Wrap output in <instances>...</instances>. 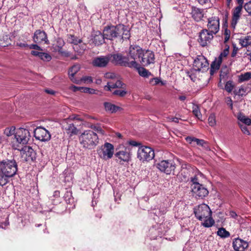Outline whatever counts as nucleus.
Wrapping results in <instances>:
<instances>
[{
  "mask_svg": "<svg viewBox=\"0 0 251 251\" xmlns=\"http://www.w3.org/2000/svg\"><path fill=\"white\" fill-rule=\"evenodd\" d=\"M77 80L80 81V83L79 84H80L82 82L84 83H92L93 82L92 77L90 76H83L80 79H77Z\"/></svg>",
  "mask_w": 251,
  "mask_h": 251,
  "instance_id": "49530a36",
  "label": "nucleus"
},
{
  "mask_svg": "<svg viewBox=\"0 0 251 251\" xmlns=\"http://www.w3.org/2000/svg\"><path fill=\"white\" fill-rule=\"evenodd\" d=\"M30 130H31L28 126H26L25 128L20 127L17 130L15 137L18 144L24 146L27 144L31 137Z\"/></svg>",
  "mask_w": 251,
  "mask_h": 251,
  "instance_id": "20e7f679",
  "label": "nucleus"
},
{
  "mask_svg": "<svg viewBox=\"0 0 251 251\" xmlns=\"http://www.w3.org/2000/svg\"><path fill=\"white\" fill-rule=\"evenodd\" d=\"M82 87H77L75 86H72L70 87V89L72 90L74 92H76L77 91L81 90L82 91Z\"/></svg>",
  "mask_w": 251,
  "mask_h": 251,
  "instance_id": "338daca9",
  "label": "nucleus"
},
{
  "mask_svg": "<svg viewBox=\"0 0 251 251\" xmlns=\"http://www.w3.org/2000/svg\"><path fill=\"white\" fill-rule=\"evenodd\" d=\"M71 196H72L71 193L67 192L66 193V194L64 196V198H65V200L67 203H70L73 201V199H72L71 198Z\"/></svg>",
  "mask_w": 251,
  "mask_h": 251,
  "instance_id": "864d4df0",
  "label": "nucleus"
},
{
  "mask_svg": "<svg viewBox=\"0 0 251 251\" xmlns=\"http://www.w3.org/2000/svg\"><path fill=\"white\" fill-rule=\"evenodd\" d=\"M239 44L242 47L246 48L248 51H251V36L247 35L240 38Z\"/></svg>",
  "mask_w": 251,
  "mask_h": 251,
  "instance_id": "b1692460",
  "label": "nucleus"
},
{
  "mask_svg": "<svg viewBox=\"0 0 251 251\" xmlns=\"http://www.w3.org/2000/svg\"><path fill=\"white\" fill-rule=\"evenodd\" d=\"M143 50L142 48L138 45H132L129 46L127 56L130 62L133 63V68L138 67L139 63L136 60L137 58L139 60L140 57H141Z\"/></svg>",
  "mask_w": 251,
  "mask_h": 251,
  "instance_id": "39448f33",
  "label": "nucleus"
},
{
  "mask_svg": "<svg viewBox=\"0 0 251 251\" xmlns=\"http://www.w3.org/2000/svg\"><path fill=\"white\" fill-rule=\"evenodd\" d=\"M8 178L0 170V186H2L6 184L8 181Z\"/></svg>",
  "mask_w": 251,
  "mask_h": 251,
  "instance_id": "a19ab883",
  "label": "nucleus"
},
{
  "mask_svg": "<svg viewBox=\"0 0 251 251\" xmlns=\"http://www.w3.org/2000/svg\"><path fill=\"white\" fill-rule=\"evenodd\" d=\"M57 42L58 44V45L57 47V49H59L60 47L62 48V47L64 45V41L61 38H58L57 39Z\"/></svg>",
  "mask_w": 251,
  "mask_h": 251,
  "instance_id": "680f3d73",
  "label": "nucleus"
},
{
  "mask_svg": "<svg viewBox=\"0 0 251 251\" xmlns=\"http://www.w3.org/2000/svg\"><path fill=\"white\" fill-rule=\"evenodd\" d=\"M238 119L246 125L250 126L251 125V120L243 115H238Z\"/></svg>",
  "mask_w": 251,
  "mask_h": 251,
  "instance_id": "58836bf2",
  "label": "nucleus"
},
{
  "mask_svg": "<svg viewBox=\"0 0 251 251\" xmlns=\"http://www.w3.org/2000/svg\"><path fill=\"white\" fill-rule=\"evenodd\" d=\"M233 50L232 51L231 56L232 57H234L236 55V54H237V51H238V48H237L236 47L235 45L233 44Z\"/></svg>",
  "mask_w": 251,
  "mask_h": 251,
  "instance_id": "e2e57ef3",
  "label": "nucleus"
},
{
  "mask_svg": "<svg viewBox=\"0 0 251 251\" xmlns=\"http://www.w3.org/2000/svg\"><path fill=\"white\" fill-rule=\"evenodd\" d=\"M113 94L123 97L127 94V92L124 90H116L113 92Z\"/></svg>",
  "mask_w": 251,
  "mask_h": 251,
  "instance_id": "09e8293b",
  "label": "nucleus"
},
{
  "mask_svg": "<svg viewBox=\"0 0 251 251\" xmlns=\"http://www.w3.org/2000/svg\"><path fill=\"white\" fill-rule=\"evenodd\" d=\"M160 81H161V80L159 78H158V77H155L152 78L150 81V82L152 83L153 85H157L160 83Z\"/></svg>",
  "mask_w": 251,
  "mask_h": 251,
  "instance_id": "052dcab7",
  "label": "nucleus"
},
{
  "mask_svg": "<svg viewBox=\"0 0 251 251\" xmlns=\"http://www.w3.org/2000/svg\"><path fill=\"white\" fill-rule=\"evenodd\" d=\"M105 76L107 78L114 79L116 75L114 73H107L105 74Z\"/></svg>",
  "mask_w": 251,
  "mask_h": 251,
  "instance_id": "0e129e2a",
  "label": "nucleus"
},
{
  "mask_svg": "<svg viewBox=\"0 0 251 251\" xmlns=\"http://www.w3.org/2000/svg\"><path fill=\"white\" fill-rule=\"evenodd\" d=\"M33 40L36 44L44 43L46 44H49L50 42L48 39L47 33L40 29L36 30L33 36Z\"/></svg>",
  "mask_w": 251,
  "mask_h": 251,
  "instance_id": "6ab92c4d",
  "label": "nucleus"
},
{
  "mask_svg": "<svg viewBox=\"0 0 251 251\" xmlns=\"http://www.w3.org/2000/svg\"><path fill=\"white\" fill-rule=\"evenodd\" d=\"M233 92L235 95L239 97L246 96L248 93L247 88L244 86H241L239 88L234 90Z\"/></svg>",
  "mask_w": 251,
  "mask_h": 251,
  "instance_id": "473e14b6",
  "label": "nucleus"
},
{
  "mask_svg": "<svg viewBox=\"0 0 251 251\" xmlns=\"http://www.w3.org/2000/svg\"><path fill=\"white\" fill-rule=\"evenodd\" d=\"M82 91L84 93H89V94H95L96 93V90L88 87H82Z\"/></svg>",
  "mask_w": 251,
  "mask_h": 251,
  "instance_id": "603ef678",
  "label": "nucleus"
},
{
  "mask_svg": "<svg viewBox=\"0 0 251 251\" xmlns=\"http://www.w3.org/2000/svg\"><path fill=\"white\" fill-rule=\"evenodd\" d=\"M203 220L204 221L201 223V226L205 227H210L215 224V221L211 216L208 217L207 218H204Z\"/></svg>",
  "mask_w": 251,
  "mask_h": 251,
  "instance_id": "72a5a7b5",
  "label": "nucleus"
},
{
  "mask_svg": "<svg viewBox=\"0 0 251 251\" xmlns=\"http://www.w3.org/2000/svg\"><path fill=\"white\" fill-rule=\"evenodd\" d=\"M114 148L112 144L105 143L102 145L99 151V156L104 160H108L111 158L114 154Z\"/></svg>",
  "mask_w": 251,
  "mask_h": 251,
  "instance_id": "9d476101",
  "label": "nucleus"
},
{
  "mask_svg": "<svg viewBox=\"0 0 251 251\" xmlns=\"http://www.w3.org/2000/svg\"><path fill=\"white\" fill-rule=\"evenodd\" d=\"M86 45L83 43H81L78 45L73 46V49L74 51L78 54H82L86 49Z\"/></svg>",
  "mask_w": 251,
  "mask_h": 251,
  "instance_id": "2f4dec72",
  "label": "nucleus"
},
{
  "mask_svg": "<svg viewBox=\"0 0 251 251\" xmlns=\"http://www.w3.org/2000/svg\"><path fill=\"white\" fill-rule=\"evenodd\" d=\"M195 140V143L197 145L202 147L206 150H210V148L208 146L207 143L203 139H200L196 138Z\"/></svg>",
  "mask_w": 251,
  "mask_h": 251,
  "instance_id": "e433bc0d",
  "label": "nucleus"
},
{
  "mask_svg": "<svg viewBox=\"0 0 251 251\" xmlns=\"http://www.w3.org/2000/svg\"><path fill=\"white\" fill-rule=\"evenodd\" d=\"M234 87L235 85L234 83L231 80L227 81L225 86V89L228 93H231L234 89Z\"/></svg>",
  "mask_w": 251,
  "mask_h": 251,
  "instance_id": "ea45409f",
  "label": "nucleus"
},
{
  "mask_svg": "<svg viewBox=\"0 0 251 251\" xmlns=\"http://www.w3.org/2000/svg\"><path fill=\"white\" fill-rule=\"evenodd\" d=\"M192 191L193 196L197 199H203L207 196L209 193L207 188L201 184H196L192 186Z\"/></svg>",
  "mask_w": 251,
  "mask_h": 251,
  "instance_id": "f3484780",
  "label": "nucleus"
},
{
  "mask_svg": "<svg viewBox=\"0 0 251 251\" xmlns=\"http://www.w3.org/2000/svg\"><path fill=\"white\" fill-rule=\"evenodd\" d=\"M214 35L207 29L202 30L199 34V43L202 47L206 46L212 40Z\"/></svg>",
  "mask_w": 251,
  "mask_h": 251,
  "instance_id": "a211bd4d",
  "label": "nucleus"
},
{
  "mask_svg": "<svg viewBox=\"0 0 251 251\" xmlns=\"http://www.w3.org/2000/svg\"><path fill=\"white\" fill-rule=\"evenodd\" d=\"M16 46L21 48H25L28 47V45L26 44L25 42L22 43L18 42L16 43Z\"/></svg>",
  "mask_w": 251,
  "mask_h": 251,
  "instance_id": "bf43d9fd",
  "label": "nucleus"
},
{
  "mask_svg": "<svg viewBox=\"0 0 251 251\" xmlns=\"http://www.w3.org/2000/svg\"><path fill=\"white\" fill-rule=\"evenodd\" d=\"M34 136L36 140L46 142L50 140L51 135L48 130L44 127L39 126L34 129Z\"/></svg>",
  "mask_w": 251,
  "mask_h": 251,
  "instance_id": "ddd939ff",
  "label": "nucleus"
},
{
  "mask_svg": "<svg viewBox=\"0 0 251 251\" xmlns=\"http://www.w3.org/2000/svg\"><path fill=\"white\" fill-rule=\"evenodd\" d=\"M196 138L193 137H187L186 138V140L190 144H192L193 142H195V140Z\"/></svg>",
  "mask_w": 251,
  "mask_h": 251,
  "instance_id": "69168bd1",
  "label": "nucleus"
},
{
  "mask_svg": "<svg viewBox=\"0 0 251 251\" xmlns=\"http://www.w3.org/2000/svg\"><path fill=\"white\" fill-rule=\"evenodd\" d=\"M225 102L228 105L231 109L233 108V102L231 98L229 97H227L225 98Z\"/></svg>",
  "mask_w": 251,
  "mask_h": 251,
  "instance_id": "6e6d98bb",
  "label": "nucleus"
},
{
  "mask_svg": "<svg viewBox=\"0 0 251 251\" xmlns=\"http://www.w3.org/2000/svg\"><path fill=\"white\" fill-rule=\"evenodd\" d=\"M103 34L105 39L111 40L118 37H121L123 40L129 39L130 37L127 26L122 24L105 27Z\"/></svg>",
  "mask_w": 251,
  "mask_h": 251,
  "instance_id": "f257e3e1",
  "label": "nucleus"
},
{
  "mask_svg": "<svg viewBox=\"0 0 251 251\" xmlns=\"http://www.w3.org/2000/svg\"><path fill=\"white\" fill-rule=\"evenodd\" d=\"M56 50L63 56L64 57H70L71 53L68 51H64L63 49L60 47H59V49H56Z\"/></svg>",
  "mask_w": 251,
  "mask_h": 251,
  "instance_id": "de8ad7c7",
  "label": "nucleus"
},
{
  "mask_svg": "<svg viewBox=\"0 0 251 251\" xmlns=\"http://www.w3.org/2000/svg\"><path fill=\"white\" fill-rule=\"evenodd\" d=\"M127 143L132 147H137L140 145V143L134 140H130L127 141Z\"/></svg>",
  "mask_w": 251,
  "mask_h": 251,
  "instance_id": "13d9d810",
  "label": "nucleus"
},
{
  "mask_svg": "<svg viewBox=\"0 0 251 251\" xmlns=\"http://www.w3.org/2000/svg\"><path fill=\"white\" fill-rule=\"evenodd\" d=\"M243 7V6L238 5L232 10L230 26L233 29L235 28L237 23L241 18Z\"/></svg>",
  "mask_w": 251,
  "mask_h": 251,
  "instance_id": "dca6fc26",
  "label": "nucleus"
},
{
  "mask_svg": "<svg viewBox=\"0 0 251 251\" xmlns=\"http://www.w3.org/2000/svg\"><path fill=\"white\" fill-rule=\"evenodd\" d=\"M229 215L230 216V217L234 218V219H236V218L238 217L237 214L234 211H230L229 213Z\"/></svg>",
  "mask_w": 251,
  "mask_h": 251,
  "instance_id": "774afa93",
  "label": "nucleus"
},
{
  "mask_svg": "<svg viewBox=\"0 0 251 251\" xmlns=\"http://www.w3.org/2000/svg\"><path fill=\"white\" fill-rule=\"evenodd\" d=\"M208 124L211 126H214L216 125V116L214 114H211L208 117Z\"/></svg>",
  "mask_w": 251,
  "mask_h": 251,
  "instance_id": "a18cd8bd",
  "label": "nucleus"
},
{
  "mask_svg": "<svg viewBox=\"0 0 251 251\" xmlns=\"http://www.w3.org/2000/svg\"><path fill=\"white\" fill-rule=\"evenodd\" d=\"M15 131V127L14 126H10L6 128L4 131V133L7 136H10L14 134Z\"/></svg>",
  "mask_w": 251,
  "mask_h": 251,
  "instance_id": "37998d69",
  "label": "nucleus"
},
{
  "mask_svg": "<svg viewBox=\"0 0 251 251\" xmlns=\"http://www.w3.org/2000/svg\"><path fill=\"white\" fill-rule=\"evenodd\" d=\"M16 149L20 151L21 157L25 161H33L36 159V153L31 147L24 146L21 149Z\"/></svg>",
  "mask_w": 251,
  "mask_h": 251,
  "instance_id": "9b49d317",
  "label": "nucleus"
},
{
  "mask_svg": "<svg viewBox=\"0 0 251 251\" xmlns=\"http://www.w3.org/2000/svg\"><path fill=\"white\" fill-rule=\"evenodd\" d=\"M191 13L193 19L197 22L201 21L204 16L203 10L195 7H192Z\"/></svg>",
  "mask_w": 251,
  "mask_h": 251,
  "instance_id": "5701e85b",
  "label": "nucleus"
},
{
  "mask_svg": "<svg viewBox=\"0 0 251 251\" xmlns=\"http://www.w3.org/2000/svg\"><path fill=\"white\" fill-rule=\"evenodd\" d=\"M0 170L9 178L13 176L17 172V164L13 160H5L0 162Z\"/></svg>",
  "mask_w": 251,
  "mask_h": 251,
  "instance_id": "7ed1b4c3",
  "label": "nucleus"
},
{
  "mask_svg": "<svg viewBox=\"0 0 251 251\" xmlns=\"http://www.w3.org/2000/svg\"><path fill=\"white\" fill-rule=\"evenodd\" d=\"M80 144L84 148L94 149L99 143L97 134L92 130H86L79 137Z\"/></svg>",
  "mask_w": 251,
  "mask_h": 251,
  "instance_id": "f03ea898",
  "label": "nucleus"
},
{
  "mask_svg": "<svg viewBox=\"0 0 251 251\" xmlns=\"http://www.w3.org/2000/svg\"><path fill=\"white\" fill-rule=\"evenodd\" d=\"M39 58L44 61H50L51 56L48 53L41 52Z\"/></svg>",
  "mask_w": 251,
  "mask_h": 251,
  "instance_id": "c03bdc74",
  "label": "nucleus"
},
{
  "mask_svg": "<svg viewBox=\"0 0 251 251\" xmlns=\"http://www.w3.org/2000/svg\"><path fill=\"white\" fill-rule=\"evenodd\" d=\"M239 125L243 133L247 134L248 135H250L251 133L250 131L248 130L246 125H241L240 124H239Z\"/></svg>",
  "mask_w": 251,
  "mask_h": 251,
  "instance_id": "3c124183",
  "label": "nucleus"
},
{
  "mask_svg": "<svg viewBox=\"0 0 251 251\" xmlns=\"http://www.w3.org/2000/svg\"><path fill=\"white\" fill-rule=\"evenodd\" d=\"M220 22L217 17H212L208 19L207 30L213 34H216L219 30Z\"/></svg>",
  "mask_w": 251,
  "mask_h": 251,
  "instance_id": "aec40b11",
  "label": "nucleus"
},
{
  "mask_svg": "<svg viewBox=\"0 0 251 251\" xmlns=\"http://www.w3.org/2000/svg\"><path fill=\"white\" fill-rule=\"evenodd\" d=\"M229 47L226 45L225 49L221 52L218 58L212 62L210 67V74L213 75L214 73L220 68L223 60L226 58L229 53Z\"/></svg>",
  "mask_w": 251,
  "mask_h": 251,
  "instance_id": "1a4fd4ad",
  "label": "nucleus"
},
{
  "mask_svg": "<svg viewBox=\"0 0 251 251\" xmlns=\"http://www.w3.org/2000/svg\"><path fill=\"white\" fill-rule=\"evenodd\" d=\"M111 61L110 54L95 58L92 62L93 66L98 67H104Z\"/></svg>",
  "mask_w": 251,
  "mask_h": 251,
  "instance_id": "412c9836",
  "label": "nucleus"
},
{
  "mask_svg": "<svg viewBox=\"0 0 251 251\" xmlns=\"http://www.w3.org/2000/svg\"><path fill=\"white\" fill-rule=\"evenodd\" d=\"M192 112L198 119L201 120L202 118V114L198 105L193 103Z\"/></svg>",
  "mask_w": 251,
  "mask_h": 251,
  "instance_id": "c9c22d12",
  "label": "nucleus"
},
{
  "mask_svg": "<svg viewBox=\"0 0 251 251\" xmlns=\"http://www.w3.org/2000/svg\"><path fill=\"white\" fill-rule=\"evenodd\" d=\"M217 234L222 238H226L230 236V233L224 227L218 229Z\"/></svg>",
  "mask_w": 251,
  "mask_h": 251,
  "instance_id": "f704fd0d",
  "label": "nucleus"
},
{
  "mask_svg": "<svg viewBox=\"0 0 251 251\" xmlns=\"http://www.w3.org/2000/svg\"><path fill=\"white\" fill-rule=\"evenodd\" d=\"M251 78V72H246L239 76V81L244 82Z\"/></svg>",
  "mask_w": 251,
  "mask_h": 251,
  "instance_id": "4c0bfd02",
  "label": "nucleus"
},
{
  "mask_svg": "<svg viewBox=\"0 0 251 251\" xmlns=\"http://www.w3.org/2000/svg\"><path fill=\"white\" fill-rule=\"evenodd\" d=\"M245 10L249 13L250 15H251V1L246 3L244 6Z\"/></svg>",
  "mask_w": 251,
  "mask_h": 251,
  "instance_id": "5fc2aeb1",
  "label": "nucleus"
},
{
  "mask_svg": "<svg viewBox=\"0 0 251 251\" xmlns=\"http://www.w3.org/2000/svg\"><path fill=\"white\" fill-rule=\"evenodd\" d=\"M115 155L116 157H118L119 160L124 162L129 161L130 158V153L126 151H120L117 152L115 154Z\"/></svg>",
  "mask_w": 251,
  "mask_h": 251,
  "instance_id": "bb28decb",
  "label": "nucleus"
},
{
  "mask_svg": "<svg viewBox=\"0 0 251 251\" xmlns=\"http://www.w3.org/2000/svg\"><path fill=\"white\" fill-rule=\"evenodd\" d=\"M194 212L196 218L200 221L204 218H207L211 216L212 212L209 207L206 204L203 203L194 208Z\"/></svg>",
  "mask_w": 251,
  "mask_h": 251,
  "instance_id": "6e6552de",
  "label": "nucleus"
},
{
  "mask_svg": "<svg viewBox=\"0 0 251 251\" xmlns=\"http://www.w3.org/2000/svg\"><path fill=\"white\" fill-rule=\"evenodd\" d=\"M28 47L30 49H34V50H42L41 48L39 46H38L37 44H31V45H28Z\"/></svg>",
  "mask_w": 251,
  "mask_h": 251,
  "instance_id": "4d7b16f0",
  "label": "nucleus"
},
{
  "mask_svg": "<svg viewBox=\"0 0 251 251\" xmlns=\"http://www.w3.org/2000/svg\"><path fill=\"white\" fill-rule=\"evenodd\" d=\"M105 39L103 33L102 34L99 31H96L94 32L93 35V41L96 45H101L104 42Z\"/></svg>",
  "mask_w": 251,
  "mask_h": 251,
  "instance_id": "a878e982",
  "label": "nucleus"
},
{
  "mask_svg": "<svg viewBox=\"0 0 251 251\" xmlns=\"http://www.w3.org/2000/svg\"><path fill=\"white\" fill-rule=\"evenodd\" d=\"M209 63L206 58L203 55H199L194 60V69L196 71H203L208 69Z\"/></svg>",
  "mask_w": 251,
  "mask_h": 251,
  "instance_id": "4468645a",
  "label": "nucleus"
},
{
  "mask_svg": "<svg viewBox=\"0 0 251 251\" xmlns=\"http://www.w3.org/2000/svg\"><path fill=\"white\" fill-rule=\"evenodd\" d=\"M154 54L152 51L143 50V53H142L139 61L143 66H147L154 63Z\"/></svg>",
  "mask_w": 251,
  "mask_h": 251,
  "instance_id": "2eb2a0df",
  "label": "nucleus"
},
{
  "mask_svg": "<svg viewBox=\"0 0 251 251\" xmlns=\"http://www.w3.org/2000/svg\"><path fill=\"white\" fill-rule=\"evenodd\" d=\"M125 85V84L123 83L121 80H118L115 83H113V82H107V85L104 87V89L105 90L110 91L111 89L116 88H124L123 86Z\"/></svg>",
  "mask_w": 251,
  "mask_h": 251,
  "instance_id": "cd10ccee",
  "label": "nucleus"
},
{
  "mask_svg": "<svg viewBox=\"0 0 251 251\" xmlns=\"http://www.w3.org/2000/svg\"><path fill=\"white\" fill-rule=\"evenodd\" d=\"M156 167L162 172L169 175L174 171L176 166L173 160H162L156 164Z\"/></svg>",
  "mask_w": 251,
  "mask_h": 251,
  "instance_id": "f8f14e48",
  "label": "nucleus"
},
{
  "mask_svg": "<svg viewBox=\"0 0 251 251\" xmlns=\"http://www.w3.org/2000/svg\"><path fill=\"white\" fill-rule=\"evenodd\" d=\"M91 128L98 133H100L102 135L104 134V131L99 126H91Z\"/></svg>",
  "mask_w": 251,
  "mask_h": 251,
  "instance_id": "8fccbe9b",
  "label": "nucleus"
},
{
  "mask_svg": "<svg viewBox=\"0 0 251 251\" xmlns=\"http://www.w3.org/2000/svg\"><path fill=\"white\" fill-rule=\"evenodd\" d=\"M232 245L235 251H245L248 247V243L240 238H236L233 241Z\"/></svg>",
  "mask_w": 251,
  "mask_h": 251,
  "instance_id": "4be33fe9",
  "label": "nucleus"
},
{
  "mask_svg": "<svg viewBox=\"0 0 251 251\" xmlns=\"http://www.w3.org/2000/svg\"><path fill=\"white\" fill-rule=\"evenodd\" d=\"M137 157L140 161H149L154 157V152L153 149L147 146H141L139 148Z\"/></svg>",
  "mask_w": 251,
  "mask_h": 251,
  "instance_id": "0eeeda50",
  "label": "nucleus"
},
{
  "mask_svg": "<svg viewBox=\"0 0 251 251\" xmlns=\"http://www.w3.org/2000/svg\"><path fill=\"white\" fill-rule=\"evenodd\" d=\"M132 69H136L138 71L139 75L142 77H149L150 75H151V73L148 70L143 67H141L139 64L138 66V67L133 68Z\"/></svg>",
  "mask_w": 251,
  "mask_h": 251,
  "instance_id": "7c9ffc66",
  "label": "nucleus"
},
{
  "mask_svg": "<svg viewBox=\"0 0 251 251\" xmlns=\"http://www.w3.org/2000/svg\"><path fill=\"white\" fill-rule=\"evenodd\" d=\"M111 62L115 65L133 68V63L130 62L127 55L125 56L121 53L110 54Z\"/></svg>",
  "mask_w": 251,
  "mask_h": 251,
  "instance_id": "423d86ee",
  "label": "nucleus"
},
{
  "mask_svg": "<svg viewBox=\"0 0 251 251\" xmlns=\"http://www.w3.org/2000/svg\"><path fill=\"white\" fill-rule=\"evenodd\" d=\"M65 129L68 132L72 134H76L77 133V129L74 126V124H69L67 126L65 127Z\"/></svg>",
  "mask_w": 251,
  "mask_h": 251,
  "instance_id": "79ce46f5",
  "label": "nucleus"
},
{
  "mask_svg": "<svg viewBox=\"0 0 251 251\" xmlns=\"http://www.w3.org/2000/svg\"><path fill=\"white\" fill-rule=\"evenodd\" d=\"M104 106L106 111L111 113H116L122 109L121 107L108 102H105L104 103Z\"/></svg>",
  "mask_w": 251,
  "mask_h": 251,
  "instance_id": "c85d7f7f",
  "label": "nucleus"
},
{
  "mask_svg": "<svg viewBox=\"0 0 251 251\" xmlns=\"http://www.w3.org/2000/svg\"><path fill=\"white\" fill-rule=\"evenodd\" d=\"M67 42L71 44H73L74 46H75L81 44L82 41L81 39L74 35L69 34L68 35Z\"/></svg>",
  "mask_w": 251,
  "mask_h": 251,
  "instance_id": "c756f323",
  "label": "nucleus"
},
{
  "mask_svg": "<svg viewBox=\"0 0 251 251\" xmlns=\"http://www.w3.org/2000/svg\"><path fill=\"white\" fill-rule=\"evenodd\" d=\"M79 70L80 66L78 64H75L68 71V74L70 79L76 84H79L80 83V81L77 80V79L75 78L74 76L79 71Z\"/></svg>",
  "mask_w": 251,
  "mask_h": 251,
  "instance_id": "393cba45",
  "label": "nucleus"
}]
</instances>
